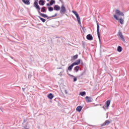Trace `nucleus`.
Masks as SVG:
<instances>
[{"label": "nucleus", "instance_id": "nucleus-1", "mask_svg": "<svg viewBox=\"0 0 129 129\" xmlns=\"http://www.w3.org/2000/svg\"><path fill=\"white\" fill-rule=\"evenodd\" d=\"M34 7L36 9L38 14L41 16V17H42V18H48V15L44 13H41V12H40V11H41V8L37 2H34Z\"/></svg>", "mask_w": 129, "mask_h": 129}, {"label": "nucleus", "instance_id": "nucleus-2", "mask_svg": "<svg viewBox=\"0 0 129 129\" xmlns=\"http://www.w3.org/2000/svg\"><path fill=\"white\" fill-rule=\"evenodd\" d=\"M62 5L60 7V10L59 11L60 14V15H64L65 13H66L67 10H66V8H65V6H64V3L62 1V3H61Z\"/></svg>", "mask_w": 129, "mask_h": 129}, {"label": "nucleus", "instance_id": "nucleus-3", "mask_svg": "<svg viewBox=\"0 0 129 129\" xmlns=\"http://www.w3.org/2000/svg\"><path fill=\"white\" fill-rule=\"evenodd\" d=\"M117 36H118V38H120V39L121 40V41L124 42V43L125 42V39H124V37H123V35H122V33H121V32L120 31H119L117 33Z\"/></svg>", "mask_w": 129, "mask_h": 129}, {"label": "nucleus", "instance_id": "nucleus-4", "mask_svg": "<svg viewBox=\"0 0 129 129\" xmlns=\"http://www.w3.org/2000/svg\"><path fill=\"white\" fill-rule=\"evenodd\" d=\"M99 24H98V22H97V35H98V39L100 41V32L99 31Z\"/></svg>", "mask_w": 129, "mask_h": 129}, {"label": "nucleus", "instance_id": "nucleus-5", "mask_svg": "<svg viewBox=\"0 0 129 129\" xmlns=\"http://www.w3.org/2000/svg\"><path fill=\"white\" fill-rule=\"evenodd\" d=\"M113 17L116 21L119 20V23H120V24H121V25H123V19H122L121 18H120V19H118V18L117 17V16L116 15H114L113 16Z\"/></svg>", "mask_w": 129, "mask_h": 129}, {"label": "nucleus", "instance_id": "nucleus-6", "mask_svg": "<svg viewBox=\"0 0 129 129\" xmlns=\"http://www.w3.org/2000/svg\"><path fill=\"white\" fill-rule=\"evenodd\" d=\"M85 99L86 102H87L88 103H89V102H92V101H93V98H92V97H91L86 96L85 97Z\"/></svg>", "mask_w": 129, "mask_h": 129}, {"label": "nucleus", "instance_id": "nucleus-7", "mask_svg": "<svg viewBox=\"0 0 129 129\" xmlns=\"http://www.w3.org/2000/svg\"><path fill=\"white\" fill-rule=\"evenodd\" d=\"M87 71V69H86V67L84 68V70L81 72L80 76H85L86 75V72Z\"/></svg>", "mask_w": 129, "mask_h": 129}, {"label": "nucleus", "instance_id": "nucleus-8", "mask_svg": "<svg viewBox=\"0 0 129 129\" xmlns=\"http://www.w3.org/2000/svg\"><path fill=\"white\" fill-rule=\"evenodd\" d=\"M87 40H88L89 41H92L93 40V37L92 35L90 34H89L86 36Z\"/></svg>", "mask_w": 129, "mask_h": 129}, {"label": "nucleus", "instance_id": "nucleus-9", "mask_svg": "<svg viewBox=\"0 0 129 129\" xmlns=\"http://www.w3.org/2000/svg\"><path fill=\"white\" fill-rule=\"evenodd\" d=\"M115 14L116 15H118L119 16H122V17L124 16V14H123V13H122V12H120V11L118 10H117L115 11Z\"/></svg>", "mask_w": 129, "mask_h": 129}, {"label": "nucleus", "instance_id": "nucleus-10", "mask_svg": "<svg viewBox=\"0 0 129 129\" xmlns=\"http://www.w3.org/2000/svg\"><path fill=\"white\" fill-rule=\"evenodd\" d=\"M53 10L54 11H60L61 10V7L59 6V5H54L53 7Z\"/></svg>", "mask_w": 129, "mask_h": 129}, {"label": "nucleus", "instance_id": "nucleus-11", "mask_svg": "<svg viewBox=\"0 0 129 129\" xmlns=\"http://www.w3.org/2000/svg\"><path fill=\"white\" fill-rule=\"evenodd\" d=\"M67 74L69 75V76H70V77H74V81H73L74 82H76V81H77V77H75L74 76L68 73V71H67Z\"/></svg>", "mask_w": 129, "mask_h": 129}, {"label": "nucleus", "instance_id": "nucleus-12", "mask_svg": "<svg viewBox=\"0 0 129 129\" xmlns=\"http://www.w3.org/2000/svg\"><path fill=\"white\" fill-rule=\"evenodd\" d=\"M109 105H110V100H108L106 101L105 103V107H106V108H107L108 107H109Z\"/></svg>", "mask_w": 129, "mask_h": 129}, {"label": "nucleus", "instance_id": "nucleus-13", "mask_svg": "<svg viewBox=\"0 0 129 129\" xmlns=\"http://www.w3.org/2000/svg\"><path fill=\"white\" fill-rule=\"evenodd\" d=\"M110 123V121L106 120L104 123L101 124V126H104V125H108Z\"/></svg>", "mask_w": 129, "mask_h": 129}, {"label": "nucleus", "instance_id": "nucleus-14", "mask_svg": "<svg viewBox=\"0 0 129 129\" xmlns=\"http://www.w3.org/2000/svg\"><path fill=\"white\" fill-rule=\"evenodd\" d=\"M80 62H81V60H80V59H78V60H77L76 61H75L73 63L75 66L76 65H79V64H80Z\"/></svg>", "mask_w": 129, "mask_h": 129}, {"label": "nucleus", "instance_id": "nucleus-15", "mask_svg": "<svg viewBox=\"0 0 129 129\" xmlns=\"http://www.w3.org/2000/svg\"><path fill=\"white\" fill-rule=\"evenodd\" d=\"M75 65L73 63L71 64V65H70L68 68V70L69 71H72V69H73V67H74Z\"/></svg>", "mask_w": 129, "mask_h": 129}, {"label": "nucleus", "instance_id": "nucleus-16", "mask_svg": "<svg viewBox=\"0 0 129 129\" xmlns=\"http://www.w3.org/2000/svg\"><path fill=\"white\" fill-rule=\"evenodd\" d=\"M47 97L49 99H53V98H54V96L52 93H50L48 94Z\"/></svg>", "mask_w": 129, "mask_h": 129}, {"label": "nucleus", "instance_id": "nucleus-17", "mask_svg": "<svg viewBox=\"0 0 129 129\" xmlns=\"http://www.w3.org/2000/svg\"><path fill=\"white\" fill-rule=\"evenodd\" d=\"M117 52H119V53H120L122 51V47L118 45L117 48Z\"/></svg>", "mask_w": 129, "mask_h": 129}, {"label": "nucleus", "instance_id": "nucleus-18", "mask_svg": "<svg viewBox=\"0 0 129 129\" xmlns=\"http://www.w3.org/2000/svg\"><path fill=\"white\" fill-rule=\"evenodd\" d=\"M23 3L25 4V5H27V6H29L30 5V1L29 0H22Z\"/></svg>", "mask_w": 129, "mask_h": 129}, {"label": "nucleus", "instance_id": "nucleus-19", "mask_svg": "<svg viewBox=\"0 0 129 129\" xmlns=\"http://www.w3.org/2000/svg\"><path fill=\"white\" fill-rule=\"evenodd\" d=\"M38 4L40 6H44L45 5V1L44 0H39Z\"/></svg>", "mask_w": 129, "mask_h": 129}, {"label": "nucleus", "instance_id": "nucleus-20", "mask_svg": "<svg viewBox=\"0 0 129 129\" xmlns=\"http://www.w3.org/2000/svg\"><path fill=\"white\" fill-rule=\"evenodd\" d=\"M83 107L81 106H78L77 108H76V110L77 111H79V112H80V111H81V110H82V108Z\"/></svg>", "mask_w": 129, "mask_h": 129}, {"label": "nucleus", "instance_id": "nucleus-21", "mask_svg": "<svg viewBox=\"0 0 129 129\" xmlns=\"http://www.w3.org/2000/svg\"><path fill=\"white\" fill-rule=\"evenodd\" d=\"M79 69H80V67L77 66L74 68V71H76V72H78V71H79Z\"/></svg>", "mask_w": 129, "mask_h": 129}, {"label": "nucleus", "instance_id": "nucleus-22", "mask_svg": "<svg viewBox=\"0 0 129 129\" xmlns=\"http://www.w3.org/2000/svg\"><path fill=\"white\" fill-rule=\"evenodd\" d=\"M76 18L78 24H79V25H81V20H80V17H79V15L78 16H77Z\"/></svg>", "mask_w": 129, "mask_h": 129}, {"label": "nucleus", "instance_id": "nucleus-23", "mask_svg": "<svg viewBox=\"0 0 129 129\" xmlns=\"http://www.w3.org/2000/svg\"><path fill=\"white\" fill-rule=\"evenodd\" d=\"M41 13H46V7H43L41 9Z\"/></svg>", "mask_w": 129, "mask_h": 129}, {"label": "nucleus", "instance_id": "nucleus-24", "mask_svg": "<svg viewBox=\"0 0 129 129\" xmlns=\"http://www.w3.org/2000/svg\"><path fill=\"white\" fill-rule=\"evenodd\" d=\"M80 95H81V96H85V95H86V92L85 91L81 92L80 93Z\"/></svg>", "mask_w": 129, "mask_h": 129}, {"label": "nucleus", "instance_id": "nucleus-25", "mask_svg": "<svg viewBox=\"0 0 129 129\" xmlns=\"http://www.w3.org/2000/svg\"><path fill=\"white\" fill-rule=\"evenodd\" d=\"M39 19H40V21H41V22H42V23H45V22H46V19L38 16Z\"/></svg>", "mask_w": 129, "mask_h": 129}, {"label": "nucleus", "instance_id": "nucleus-26", "mask_svg": "<svg viewBox=\"0 0 129 129\" xmlns=\"http://www.w3.org/2000/svg\"><path fill=\"white\" fill-rule=\"evenodd\" d=\"M55 3H56V1H55V0H51L49 2V4L50 6H53V5H54V4H55Z\"/></svg>", "mask_w": 129, "mask_h": 129}, {"label": "nucleus", "instance_id": "nucleus-27", "mask_svg": "<svg viewBox=\"0 0 129 129\" xmlns=\"http://www.w3.org/2000/svg\"><path fill=\"white\" fill-rule=\"evenodd\" d=\"M72 60H76L77 58H78V54H76L75 55H74L72 57Z\"/></svg>", "mask_w": 129, "mask_h": 129}, {"label": "nucleus", "instance_id": "nucleus-28", "mask_svg": "<svg viewBox=\"0 0 129 129\" xmlns=\"http://www.w3.org/2000/svg\"><path fill=\"white\" fill-rule=\"evenodd\" d=\"M72 13L75 14V16H76V17L79 16V15L76 11H72Z\"/></svg>", "mask_w": 129, "mask_h": 129}, {"label": "nucleus", "instance_id": "nucleus-29", "mask_svg": "<svg viewBox=\"0 0 129 129\" xmlns=\"http://www.w3.org/2000/svg\"><path fill=\"white\" fill-rule=\"evenodd\" d=\"M48 10L49 12H53V11H54V8H53L52 7H50L48 8Z\"/></svg>", "mask_w": 129, "mask_h": 129}, {"label": "nucleus", "instance_id": "nucleus-30", "mask_svg": "<svg viewBox=\"0 0 129 129\" xmlns=\"http://www.w3.org/2000/svg\"><path fill=\"white\" fill-rule=\"evenodd\" d=\"M81 66H85V63L83 62V61L81 60L80 62Z\"/></svg>", "mask_w": 129, "mask_h": 129}, {"label": "nucleus", "instance_id": "nucleus-31", "mask_svg": "<svg viewBox=\"0 0 129 129\" xmlns=\"http://www.w3.org/2000/svg\"><path fill=\"white\" fill-rule=\"evenodd\" d=\"M32 78V74L29 73L28 74V78L30 79V78Z\"/></svg>", "mask_w": 129, "mask_h": 129}, {"label": "nucleus", "instance_id": "nucleus-32", "mask_svg": "<svg viewBox=\"0 0 129 129\" xmlns=\"http://www.w3.org/2000/svg\"><path fill=\"white\" fill-rule=\"evenodd\" d=\"M57 15H58L57 13H55V14H54V15L52 16L51 17H52V18H55V17H57Z\"/></svg>", "mask_w": 129, "mask_h": 129}, {"label": "nucleus", "instance_id": "nucleus-33", "mask_svg": "<svg viewBox=\"0 0 129 129\" xmlns=\"http://www.w3.org/2000/svg\"><path fill=\"white\" fill-rule=\"evenodd\" d=\"M27 122V119H24L23 122L22 123V124H24V123Z\"/></svg>", "mask_w": 129, "mask_h": 129}, {"label": "nucleus", "instance_id": "nucleus-34", "mask_svg": "<svg viewBox=\"0 0 129 129\" xmlns=\"http://www.w3.org/2000/svg\"><path fill=\"white\" fill-rule=\"evenodd\" d=\"M46 18H47V20H49V19H51V18H52V16H49V17L47 16V17H46Z\"/></svg>", "mask_w": 129, "mask_h": 129}, {"label": "nucleus", "instance_id": "nucleus-35", "mask_svg": "<svg viewBox=\"0 0 129 129\" xmlns=\"http://www.w3.org/2000/svg\"><path fill=\"white\" fill-rule=\"evenodd\" d=\"M28 123L27 122V123H26V125H25V126H24V127L26 128V127H28Z\"/></svg>", "mask_w": 129, "mask_h": 129}, {"label": "nucleus", "instance_id": "nucleus-36", "mask_svg": "<svg viewBox=\"0 0 129 129\" xmlns=\"http://www.w3.org/2000/svg\"><path fill=\"white\" fill-rule=\"evenodd\" d=\"M46 6H47V7H50V6H51V5L50 4V3L49 4V3H47L46 4Z\"/></svg>", "mask_w": 129, "mask_h": 129}, {"label": "nucleus", "instance_id": "nucleus-37", "mask_svg": "<svg viewBox=\"0 0 129 129\" xmlns=\"http://www.w3.org/2000/svg\"><path fill=\"white\" fill-rule=\"evenodd\" d=\"M59 2H60V3H61L62 4H63V0H59Z\"/></svg>", "mask_w": 129, "mask_h": 129}, {"label": "nucleus", "instance_id": "nucleus-38", "mask_svg": "<svg viewBox=\"0 0 129 129\" xmlns=\"http://www.w3.org/2000/svg\"><path fill=\"white\" fill-rule=\"evenodd\" d=\"M25 89H26V88H22V90H23V92L25 91Z\"/></svg>", "mask_w": 129, "mask_h": 129}, {"label": "nucleus", "instance_id": "nucleus-39", "mask_svg": "<svg viewBox=\"0 0 129 129\" xmlns=\"http://www.w3.org/2000/svg\"><path fill=\"white\" fill-rule=\"evenodd\" d=\"M102 108H103V109H104V110H105V107L103 106V107H102Z\"/></svg>", "mask_w": 129, "mask_h": 129}, {"label": "nucleus", "instance_id": "nucleus-40", "mask_svg": "<svg viewBox=\"0 0 129 129\" xmlns=\"http://www.w3.org/2000/svg\"><path fill=\"white\" fill-rule=\"evenodd\" d=\"M64 92H66V94H67V90H65Z\"/></svg>", "mask_w": 129, "mask_h": 129}, {"label": "nucleus", "instance_id": "nucleus-41", "mask_svg": "<svg viewBox=\"0 0 129 129\" xmlns=\"http://www.w3.org/2000/svg\"><path fill=\"white\" fill-rule=\"evenodd\" d=\"M0 110H1V111H2V112H3V108H0Z\"/></svg>", "mask_w": 129, "mask_h": 129}, {"label": "nucleus", "instance_id": "nucleus-42", "mask_svg": "<svg viewBox=\"0 0 129 129\" xmlns=\"http://www.w3.org/2000/svg\"><path fill=\"white\" fill-rule=\"evenodd\" d=\"M10 58H11V59H14V57H12V56H10Z\"/></svg>", "mask_w": 129, "mask_h": 129}, {"label": "nucleus", "instance_id": "nucleus-43", "mask_svg": "<svg viewBox=\"0 0 129 129\" xmlns=\"http://www.w3.org/2000/svg\"><path fill=\"white\" fill-rule=\"evenodd\" d=\"M83 46H84V43H83Z\"/></svg>", "mask_w": 129, "mask_h": 129}, {"label": "nucleus", "instance_id": "nucleus-44", "mask_svg": "<svg viewBox=\"0 0 129 129\" xmlns=\"http://www.w3.org/2000/svg\"><path fill=\"white\" fill-rule=\"evenodd\" d=\"M38 1H39V0H37L36 1H35V2H37V4H38Z\"/></svg>", "mask_w": 129, "mask_h": 129}, {"label": "nucleus", "instance_id": "nucleus-45", "mask_svg": "<svg viewBox=\"0 0 129 129\" xmlns=\"http://www.w3.org/2000/svg\"><path fill=\"white\" fill-rule=\"evenodd\" d=\"M82 29H83V30H84V29H85V28H84V27H83Z\"/></svg>", "mask_w": 129, "mask_h": 129}, {"label": "nucleus", "instance_id": "nucleus-46", "mask_svg": "<svg viewBox=\"0 0 129 129\" xmlns=\"http://www.w3.org/2000/svg\"><path fill=\"white\" fill-rule=\"evenodd\" d=\"M47 2H49V1H50V0H46Z\"/></svg>", "mask_w": 129, "mask_h": 129}, {"label": "nucleus", "instance_id": "nucleus-47", "mask_svg": "<svg viewBox=\"0 0 129 129\" xmlns=\"http://www.w3.org/2000/svg\"><path fill=\"white\" fill-rule=\"evenodd\" d=\"M100 105H101V104H100Z\"/></svg>", "mask_w": 129, "mask_h": 129}]
</instances>
